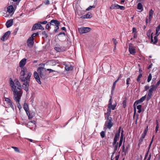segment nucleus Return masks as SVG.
Instances as JSON below:
<instances>
[{
  "instance_id": "f257e3e1",
  "label": "nucleus",
  "mask_w": 160,
  "mask_h": 160,
  "mask_svg": "<svg viewBox=\"0 0 160 160\" xmlns=\"http://www.w3.org/2000/svg\"><path fill=\"white\" fill-rule=\"evenodd\" d=\"M31 75V73L28 72L26 68L22 69L19 79L22 82H24L22 87L26 92H28L29 90V82Z\"/></svg>"
},
{
  "instance_id": "f03ea898",
  "label": "nucleus",
  "mask_w": 160,
  "mask_h": 160,
  "mask_svg": "<svg viewBox=\"0 0 160 160\" xmlns=\"http://www.w3.org/2000/svg\"><path fill=\"white\" fill-rule=\"evenodd\" d=\"M10 84L12 90L13 92V95H22V86L19 81L15 79L13 81L11 78L10 79Z\"/></svg>"
},
{
  "instance_id": "7ed1b4c3",
  "label": "nucleus",
  "mask_w": 160,
  "mask_h": 160,
  "mask_svg": "<svg viewBox=\"0 0 160 160\" xmlns=\"http://www.w3.org/2000/svg\"><path fill=\"white\" fill-rule=\"evenodd\" d=\"M106 121L105 122L104 126L110 129L113 125L112 122V119L111 117H105Z\"/></svg>"
},
{
  "instance_id": "20e7f679",
  "label": "nucleus",
  "mask_w": 160,
  "mask_h": 160,
  "mask_svg": "<svg viewBox=\"0 0 160 160\" xmlns=\"http://www.w3.org/2000/svg\"><path fill=\"white\" fill-rule=\"evenodd\" d=\"M157 89L156 87L154 86V85H152L151 86L150 89L148 90L147 98V101L149 100L152 97L153 92L154 91H155Z\"/></svg>"
},
{
  "instance_id": "39448f33",
  "label": "nucleus",
  "mask_w": 160,
  "mask_h": 160,
  "mask_svg": "<svg viewBox=\"0 0 160 160\" xmlns=\"http://www.w3.org/2000/svg\"><path fill=\"white\" fill-rule=\"evenodd\" d=\"M22 95H13V99L17 104V106L19 110L22 108V107L19 103L21 97Z\"/></svg>"
},
{
  "instance_id": "423d86ee",
  "label": "nucleus",
  "mask_w": 160,
  "mask_h": 160,
  "mask_svg": "<svg viewBox=\"0 0 160 160\" xmlns=\"http://www.w3.org/2000/svg\"><path fill=\"white\" fill-rule=\"evenodd\" d=\"M45 69V68L41 67H39L38 69V71L39 72L40 77L43 79H45L47 77Z\"/></svg>"
},
{
  "instance_id": "0eeeda50",
  "label": "nucleus",
  "mask_w": 160,
  "mask_h": 160,
  "mask_svg": "<svg viewBox=\"0 0 160 160\" xmlns=\"http://www.w3.org/2000/svg\"><path fill=\"white\" fill-rule=\"evenodd\" d=\"M78 32L81 34L86 33L90 31L91 28L89 27H81L78 29Z\"/></svg>"
},
{
  "instance_id": "6e6552de",
  "label": "nucleus",
  "mask_w": 160,
  "mask_h": 160,
  "mask_svg": "<svg viewBox=\"0 0 160 160\" xmlns=\"http://www.w3.org/2000/svg\"><path fill=\"white\" fill-rule=\"evenodd\" d=\"M111 100L112 96H111L110 98L109 101V103L108 105L107 112L106 113H105V114L107 115L106 117H110L109 116L110 115L111 112V109L110 108V106L111 105Z\"/></svg>"
},
{
  "instance_id": "1a4fd4ad",
  "label": "nucleus",
  "mask_w": 160,
  "mask_h": 160,
  "mask_svg": "<svg viewBox=\"0 0 160 160\" xmlns=\"http://www.w3.org/2000/svg\"><path fill=\"white\" fill-rule=\"evenodd\" d=\"M10 33L11 32L9 31L7 32L4 33L3 36L1 38V39L3 41H5V40H7L8 38Z\"/></svg>"
},
{
  "instance_id": "9d476101",
  "label": "nucleus",
  "mask_w": 160,
  "mask_h": 160,
  "mask_svg": "<svg viewBox=\"0 0 160 160\" xmlns=\"http://www.w3.org/2000/svg\"><path fill=\"white\" fill-rule=\"evenodd\" d=\"M128 49L130 53L132 55H134L136 52L135 49L132 46L131 43L129 44Z\"/></svg>"
},
{
  "instance_id": "9b49d317",
  "label": "nucleus",
  "mask_w": 160,
  "mask_h": 160,
  "mask_svg": "<svg viewBox=\"0 0 160 160\" xmlns=\"http://www.w3.org/2000/svg\"><path fill=\"white\" fill-rule=\"evenodd\" d=\"M27 45L29 47H32L34 44V38L30 37L27 40Z\"/></svg>"
},
{
  "instance_id": "f8f14e48",
  "label": "nucleus",
  "mask_w": 160,
  "mask_h": 160,
  "mask_svg": "<svg viewBox=\"0 0 160 160\" xmlns=\"http://www.w3.org/2000/svg\"><path fill=\"white\" fill-rule=\"evenodd\" d=\"M34 77L36 81L40 84H41V82L40 80L39 76L37 72L35 71L34 72Z\"/></svg>"
},
{
  "instance_id": "ddd939ff",
  "label": "nucleus",
  "mask_w": 160,
  "mask_h": 160,
  "mask_svg": "<svg viewBox=\"0 0 160 160\" xmlns=\"http://www.w3.org/2000/svg\"><path fill=\"white\" fill-rule=\"evenodd\" d=\"M27 59L25 58L22 59L19 62V66L21 68V69L22 68H26L24 67L26 63Z\"/></svg>"
},
{
  "instance_id": "4468645a",
  "label": "nucleus",
  "mask_w": 160,
  "mask_h": 160,
  "mask_svg": "<svg viewBox=\"0 0 160 160\" xmlns=\"http://www.w3.org/2000/svg\"><path fill=\"white\" fill-rule=\"evenodd\" d=\"M51 25L53 26H56L58 25H60V22L57 20L52 19L50 21Z\"/></svg>"
},
{
  "instance_id": "2eb2a0df",
  "label": "nucleus",
  "mask_w": 160,
  "mask_h": 160,
  "mask_svg": "<svg viewBox=\"0 0 160 160\" xmlns=\"http://www.w3.org/2000/svg\"><path fill=\"white\" fill-rule=\"evenodd\" d=\"M92 17V14L90 12H88L86 14L82 16L80 18L83 19L90 18Z\"/></svg>"
},
{
  "instance_id": "dca6fc26",
  "label": "nucleus",
  "mask_w": 160,
  "mask_h": 160,
  "mask_svg": "<svg viewBox=\"0 0 160 160\" xmlns=\"http://www.w3.org/2000/svg\"><path fill=\"white\" fill-rule=\"evenodd\" d=\"M146 96V95H145L144 96L142 97L136 101V105H138L143 102L145 100Z\"/></svg>"
},
{
  "instance_id": "f3484780",
  "label": "nucleus",
  "mask_w": 160,
  "mask_h": 160,
  "mask_svg": "<svg viewBox=\"0 0 160 160\" xmlns=\"http://www.w3.org/2000/svg\"><path fill=\"white\" fill-rule=\"evenodd\" d=\"M153 33L152 32L151 33V42L153 43V44H155L158 42V39L157 38V36H155L154 37V41L153 42V36L152 34Z\"/></svg>"
},
{
  "instance_id": "a211bd4d",
  "label": "nucleus",
  "mask_w": 160,
  "mask_h": 160,
  "mask_svg": "<svg viewBox=\"0 0 160 160\" xmlns=\"http://www.w3.org/2000/svg\"><path fill=\"white\" fill-rule=\"evenodd\" d=\"M13 19H11L8 20L6 23V25L7 28H9L11 27L13 24Z\"/></svg>"
},
{
  "instance_id": "6ab92c4d",
  "label": "nucleus",
  "mask_w": 160,
  "mask_h": 160,
  "mask_svg": "<svg viewBox=\"0 0 160 160\" xmlns=\"http://www.w3.org/2000/svg\"><path fill=\"white\" fill-rule=\"evenodd\" d=\"M120 138V136L118 135L115 134L114 137L113 139V141L112 143V145H114V144H116L118 142L117 141L119 140V138Z\"/></svg>"
},
{
  "instance_id": "aec40b11",
  "label": "nucleus",
  "mask_w": 160,
  "mask_h": 160,
  "mask_svg": "<svg viewBox=\"0 0 160 160\" xmlns=\"http://www.w3.org/2000/svg\"><path fill=\"white\" fill-rule=\"evenodd\" d=\"M14 8L12 5H11L7 8V11L9 13H11L13 11Z\"/></svg>"
},
{
  "instance_id": "412c9836",
  "label": "nucleus",
  "mask_w": 160,
  "mask_h": 160,
  "mask_svg": "<svg viewBox=\"0 0 160 160\" xmlns=\"http://www.w3.org/2000/svg\"><path fill=\"white\" fill-rule=\"evenodd\" d=\"M153 11L152 9H151L149 11V21H151L153 17Z\"/></svg>"
},
{
  "instance_id": "4be33fe9",
  "label": "nucleus",
  "mask_w": 160,
  "mask_h": 160,
  "mask_svg": "<svg viewBox=\"0 0 160 160\" xmlns=\"http://www.w3.org/2000/svg\"><path fill=\"white\" fill-rule=\"evenodd\" d=\"M118 142H117V143H116V144H115L114 145H112V146L114 147L113 152V154L115 153L118 150Z\"/></svg>"
},
{
  "instance_id": "5701e85b",
  "label": "nucleus",
  "mask_w": 160,
  "mask_h": 160,
  "mask_svg": "<svg viewBox=\"0 0 160 160\" xmlns=\"http://www.w3.org/2000/svg\"><path fill=\"white\" fill-rule=\"evenodd\" d=\"M119 78L120 77H119L113 83L112 91V92L114 90L116 86V83L118 81Z\"/></svg>"
},
{
  "instance_id": "b1692460",
  "label": "nucleus",
  "mask_w": 160,
  "mask_h": 160,
  "mask_svg": "<svg viewBox=\"0 0 160 160\" xmlns=\"http://www.w3.org/2000/svg\"><path fill=\"white\" fill-rule=\"evenodd\" d=\"M50 63L52 66L55 65L57 63H58V60H53L49 61Z\"/></svg>"
},
{
  "instance_id": "393cba45",
  "label": "nucleus",
  "mask_w": 160,
  "mask_h": 160,
  "mask_svg": "<svg viewBox=\"0 0 160 160\" xmlns=\"http://www.w3.org/2000/svg\"><path fill=\"white\" fill-rule=\"evenodd\" d=\"M118 7H119V5L118 4H112L110 7V8L112 9H118Z\"/></svg>"
},
{
  "instance_id": "a878e982",
  "label": "nucleus",
  "mask_w": 160,
  "mask_h": 160,
  "mask_svg": "<svg viewBox=\"0 0 160 160\" xmlns=\"http://www.w3.org/2000/svg\"><path fill=\"white\" fill-rule=\"evenodd\" d=\"M117 103L116 102L115 103V104L112 105V99L111 100V105L110 106V108L111 109H112V110H114L115 109V108L117 106Z\"/></svg>"
},
{
  "instance_id": "bb28decb",
  "label": "nucleus",
  "mask_w": 160,
  "mask_h": 160,
  "mask_svg": "<svg viewBox=\"0 0 160 160\" xmlns=\"http://www.w3.org/2000/svg\"><path fill=\"white\" fill-rule=\"evenodd\" d=\"M26 113L28 115V118L29 119L32 118H33V116L31 115L30 113L28 111V110H27L26 111H25Z\"/></svg>"
},
{
  "instance_id": "cd10ccee",
  "label": "nucleus",
  "mask_w": 160,
  "mask_h": 160,
  "mask_svg": "<svg viewBox=\"0 0 160 160\" xmlns=\"http://www.w3.org/2000/svg\"><path fill=\"white\" fill-rule=\"evenodd\" d=\"M137 8L139 10H142V11L143 10V7L141 3H138Z\"/></svg>"
},
{
  "instance_id": "c85d7f7f",
  "label": "nucleus",
  "mask_w": 160,
  "mask_h": 160,
  "mask_svg": "<svg viewBox=\"0 0 160 160\" xmlns=\"http://www.w3.org/2000/svg\"><path fill=\"white\" fill-rule=\"evenodd\" d=\"M52 25L50 22L48 23L46 26V29H47L49 30L51 29V28L50 27Z\"/></svg>"
},
{
  "instance_id": "c756f323",
  "label": "nucleus",
  "mask_w": 160,
  "mask_h": 160,
  "mask_svg": "<svg viewBox=\"0 0 160 160\" xmlns=\"http://www.w3.org/2000/svg\"><path fill=\"white\" fill-rule=\"evenodd\" d=\"M54 49L55 50L58 52H61L62 51L61 47L60 48L59 47H55Z\"/></svg>"
},
{
  "instance_id": "7c9ffc66",
  "label": "nucleus",
  "mask_w": 160,
  "mask_h": 160,
  "mask_svg": "<svg viewBox=\"0 0 160 160\" xmlns=\"http://www.w3.org/2000/svg\"><path fill=\"white\" fill-rule=\"evenodd\" d=\"M72 68L71 67V66L69 65H66L65 66V69L66 71H69L71 70L72 69Z\"/></svg>"
},
{
  "instance_id": "2f4dec72",
  "label": "nucleus",
  "mask_w": 160,
  "mask_h": 160,
  "mask_svg": "<svg viewBox=\"0 0 160 160\" xmlns=\"http://www.w3.org/2000/svg\"><path fill=\"white\" fill-rule=\"evenodd\" d=\"M37 25V23H35L34 24L32 28V31H34L37 29H38Z\"/></svg>"
},
{
  "instance_id": "473e14b6",
  "label": "nucleus",
  "mask_w": 160,
  "mask_h": 160,
  "mask_svg": "<svg viewBox=\"0 0 160 160\" xmlns=\"http://www.w3.org/2000/svg\"><path fill=\"white\" fill-rule=\"evenodd\" d=\"M143 139L142 138H140L139 140V143L138 144V147L139 148L140 147L141 145L142 144V142L143 141Z\"/></svg>"
},
{
  "instance_id": "72a5a7b5",
  "label": "nucleus",
  "mask_w": 160,
  "mask_h": 160,
  "mask_svg": "<svg viewBox=\"0 0 160 160\" xmlns=\"http://www.w3.org/2000/svg\"><path fill=\"white\" fill-rule=\"evenodd\" d=\"M37 23V26L38 29H40V30H44V28L41 25V24H40V23Z\"/></svg>"
},
{
  "instance_id": "f704fd0d",
  "label": "nucleus",
  "mask_w": 160,
  "mask_h": 160,
  "mask_svg": "<svg viewBox=\"0 0 160 160\" xmlns=\"http://www.w3.org/2000/svg\"><path fill=\"white\" fill-rule=\"evenodd\" d=\"M60 25H58L57 26H55V27L54 28V32L55 33H57V32H58V30L59 29V26Z\"/></svg>"
},
{
  "instance_id": "c9c22d12",
  "label": "nucleus",
  "mask_w": 160,
  "mask_h": 160,
  "mask_svg": "<svg viewBox=\"0 0 160 160\" xmlns=\"http://www.w3.org/2000/svg\"><path fill=\"white\" fill-rule=\"evenodd\" d=\"M23 108L25 111L28 110V105L26 103H25L23 105Z\"/></svg>"
},
{
  "instance_id": "e433bc0d",
  "label": "nucleus",
  "mask_w": 160,
  "mask_h": 160,
  "mask_svg": "<svg viewBox=\"0 0 160 160\" xmlns=\"http://www.w3.org/2000/svg\"><path fill=\"white\" fill-rule=\"evenodd\" d=\"M7 103L8 104L9 106L13 110H14V107L13 105L12 102H11V101Z\"/></svg>"
},
{
  "instance_id": "4c0bfd02",
  "label": "nucleus",
  "mask_w": 160,
  "mask_h": 160,
  "mask_svg": "<svg viewBox=\"0 0 160 160\" xmlns=\"http://www.w3.org/2000/svg\"><path fill=\"white\" fill-rule=\"evenodd\" d=\"M151 29L149 30L148 31L147 33V35L148 37V38H151Z\"/></svg>"
},
{
  "instance_id": "58836bf2",
  "label": "nucleus",
  "mask_w": 160,
  "mask_h": 160,
  "mask_svg": "<svg viewBox=\"0 0 160 160\" xmlns=\"http://www.w3.org/2000/svg\"><path fill=\"white\" fill-rule=\"evenodd\" d=\"M142 73H140V74L138 76L137 79V81L138 82H139L140 81L141 78L142 77Z\"/></svg>"
},
{
  "instance_id": "ea45409f",
  "label": "nucleus",
  "mask_w": 160,
  "mask_h": 160,
  "mask_svg": "<svg viewBox=\"0 0 160 160\" xmlns=\"http://www.w3.org/2000/svg\"><path fill=\"white\" fill-rule=\"evenodd\" d=\"M152 78V74L151 73H149V75L148 77L147 82H149L151 80Z\"/></svg>"
},
{
  "instance_id": "a19ab883",
  "label": "nucleus",
  "mask_w": 160,
  "mask_h": 160,
  "mask_svg": "<svg viewBox=\"0 0 160 160\" xmlns=\"http://www.w3.org/2000/svg\"><path fill=\"white\" fill-rule=\"evenodd\" d=\"M123 132H124V131H123V130H122V132H121V136H120V140L123 141V137H124Z\"/></svg>"
},
{
  "instance_id": "79ce46f5",
  "label": "nucleus",
  "mask_w": 160,
  "mask_h": 160,
  "mask_svg": "<svg viewBox=\"0 0 160 160\" xmlns=\"http://www.w3.org/2000/svg\"><path fill=\"white\" fill-rule=\"evenodd\" d=\"M126 103H127V100L126 98H125V99L123 100L122 104L123 105V107L124 108H125L126 107Z\"/></svg>"
},
{
  "instance_id": "37998d69",
  "label": "nucleus",
  "mask_w": 160,
  "mask_h": 160,
  "mask_svg": "<svg viewBox=\"0 0 160 160\" xmlns=\"http://www.w3.org/2000/svg\"><path fill=\"white\" fill-rule=\"evenodd\" d=\"M42 35L46 38H47L48 37V35L47 32L45 31H43L42 32Z\"/></svg>"
},
{
  "instance_id": "c03bdc74",
  "label": "nucleus",
  "mask_w": 160,
  "mask_h": 160,
  "mask_svg": "<svg viewBox=\"0 0 160 160\" xmlns=\"http://www.w3.org/2000/svg\"><path fill=\"white\" fill-rule=\"evenodd\" d=\"M124 143H125V139H124V142L122 147V152H124L125 153V147L124 146Z\"/></svg>"
},
{
  "instance_id": "a18cd8bd",
  "label": "nucleus",
  "mask_w": 160,
  "mask_h": 160,
  "mask_svg": "<svg viewBox=\"0 0 160 160\" xmlns=\"http://www.w3.org/2000/svg\"><path fill=\"white\" fill-rule=\"evenodd\" d=\"M100 136L101 137L103 138L105 136V132L104 131H102L100 132Z\"/></svg>"
},
{
  "instance_id": "49530a36",
  "label": "nucleus",
  "mask_w": 160,
  "mask_h": 160,
  "mask_svg": "<svg viewBox=\"0 0 160 160\" xmlns=\"http://www.w3.org/2000/svg\"><path fill=\"white\" fill-rule=\"evenodd\" d=\"M131 80L130 78H127L126 80V84L128 85V87L129 86V85L130 84L129 82L131 81Z\"/></svg>"
},
{
  "instance_id": "de8ad7c7",
  "label": "nucleus",
  "mask_w": 160,
  "mask_h": 160,
  "mask_svg": "<svg viewBox=\"0 0 160 160\" xmlns=\"http://www.w3.org/2000/svg\"><path fill=\"white\" fill-rule=\"evenodd\" d=\"M39 35V33L38 32L36 33H33L31 37H30L32 38H34L37 36H38Z\"/></svg>"
},
{
  "instance_id": "09e8293b",
  "label": "nucleus",
  "mask_w": 160,
  "mask_h": 160,
  "mask_svg": "<svg viewBox=\"0 0 160 160\" xmlns=\"http://www.w3.org/2000/svg\"><path fill=\"white\" fill-rule=\"evenodd\" d=\"M112 40L113 42V43L115 45L114 48H115L118 42L117 41V40L114 38H112Z\"/></svg>"
},
{
  "instance_id": "8fccbe9b",
  "label": "nucleus",
  "mask_w": 160,
  "mask_h": 160,
  "mask_svg": "<svg viewBox=\"0 0 160 160\" xmlns=\"http://www.w3.org/2000/svg\"><path fill=\"white\" fill-rule=\"evenodd\" d=\"M121 127H120L118 129V132L117 133H115V134L120 136V132L121 131Z\"/></svg>"
},
{
  "instance_id": "3c124183",
  "label": "nucleus",
  "mask_w": 160,
  "mask_h": 160,
  "mask_svg": "<svg viewBox=\"0 0 160 160\" xmlns=\"http://www.w3.org/2000/svg\"><path fill=\"white\" fill-rule=\"evenodd\" d=\"M156 123H157V125H156V128H155V130H156V133L157 132L158 130V129L159 128L158 124V122L157 120L156 121Z\"/></svg>"
},
{
  "instance_id": "603ef678",
  "label": "nucleus",
  "mask_w": 160,
  "mask_h": 160,
  "mask_svg": "<svg viewBox=\"0 0 160 160\" xmlns=\"http://www.w3.org/2000/svg\"><path fill=\"white\" fill-rule=\"evenodd\" d=\"M95 6L93 5L92 6H90L89 7L87 8L86 10L89 11L92 8H95Z\"/></svg>"
},
{
  "instance_id": "864d4df0",
  "label": "nucleus",
  "mask_w": 160,
  "mask_h": 160,
  "mask_svg": "<svg viewBox=\"0 0 160 160\" xmlns=\"http://www.w3.org/2000/svg\"><path fill=\"white\" fill-rule=\"evenodd\" d=\"M12 148L14 149L15 151L18 152H19V150L18 148L14 147H12Z\"/></svg>"
},
{
  "instance_id": "5fc2aeb1",
  "label": "nucleus",
  "mask_w": 160,
  "mask_h": 160,
  "mask_svg": "<svg viewBox=\"0 0 160 160\" xmlns=\"http://www.w3.org/2000/svg\"><path fill=\"white\" fill-rule=\"evenodd\" d=\"M5 101L7 102V103H9L11 101V100L9 98H5Z\"/></svg>"
},
{
  "instance_id": "6e6d98bb",
  "label": "nucleus",
  "mask_w": 160,
  "mask_h": 160,
  "mask_svg": "<svg viewBox=\"0 0 160 160\" xmlns=\"http://www.w3.org/2000/svg\"><path fill=\"white\" fill-rule=\"evenodd\" d=\"M118 9H119L120 10H124L125 9V7L123 6H121L119 5L118 7Z\"/></svg>"
},
{
  "instance_id": "4d7b16f0",
  "label": "nucleus",
  "mask_w": 160,
  "mask_h": 160,
  "mask_svg": "<svg viewBox=\"0 0 160 160\" xmlns=\"http://www.w3.org/2000/svg\"><path fill=\"white\" fill-rule=\"evenodd\" d=\"M44 3L45 4L48 5L50 4L49 1V0H46L44 1Z\"/></svg>"
},
{
  "instance_id": "13d9d810",
  "label": "nucleus",
  "mask_w": 160,
  "mask_h": 160,
  "mask_svg": "<svg viewBox=\"0 0 160 160\" xmlns=\"http://www.w3.org/2000/svg\"><path fill=\"white\" fill-rule=\"evenodd\" d=\"M148 130V126H147L146 128L145 129L143 133L147 134Z\"/></svg>"
},
{
  "instance_id": "bf43d9fd",
  "label": "nucleus",
  "mask_w": 160,
  "mask_h": 160,
  "mask_svg": "<svg viewBox=\"0 0 160 160\" xmlns=\"http://www.w3.org/2000/svg\"><path fill=\"white\" fill-rule=\"evenodd\" d=\"M160 30V24L156 28V31H157V32H158Z\"/></svg>"
},
{
  "instance_id": "052dcab7",
  "label": "nucleus",
  "mask_w": 160,
  "mask_h": 160,
  "mask_svg": "<svg viewBox=\"0 0 160 160\" xmlns=\"http://www.w3.org/2000/svg\"><path fill=\"white\" fill-rule=\"evenodd\" d=\"M18 30V28H16L15 29V30L14 31V32H13V33H14V35H15L17 34Z\"/></svg>"
},
{
  "instance_id": "680f3d73",
  "label": "nucleus",
  "mask_w": 160,
  "mask_h": 160,
  "mask_svg": "<svg viewBox=\"0 0 160 160\" xmlns=\"http://www.w3.org/2000/svg\"><path fill=\"white\" fill-rule=\"evenodd\" d=\"M38 22L40 23V24H45L47 23L48 22L47 21H44L42 22Z\"/></svg>"
},
{
  "instance_id": "e2e57ef3",
  "label": "nucleus",
  "mask_w": 160,
  "mask_h": 160,
  "mask_svg": "<svg viewBox=\"0 0 160 160\" xmlns=\"http://www.w3.org/2000/svg\"><path fill=\"white\" fill-rule=\"evenodd\" d=\"M47 71H49V73L52 72H55V71L51 69H47Z\"/></svg>"
},
{
  "instance_id": "0e129e2a",
  "label": "nucleus",
  "mask_w": 160,
  "mask_h": 160,
  "mask_svg": "<svg viewBox=\"0 0 160 160\" xmlns=\"http://www.w3.org/2000/svg\"><path fill=\"white\" fill-rule=\"evenodd\" d=\"M136 31H137V30H136V28L135 27H133L132 28V32L134 33L135 32H137Z\"/></svg>"
},
{
  "instance_id": "69168bd1",
  "label": "nucleus",
  "mask_w": 160,
  "mask_h": 160,
  "mask_svg": "<svg viewBox=\"0 0 160 160\" xmlns=\"http://www.w3.org/2000/svg\"><path fill=\"white\" fill-rule=\"evenodd\" d=\"M142 105H138L137 106V109L138 110L141 109L142 108Z\"/></svg>"
},
{
  "instance_id": "338daca9",
  "label": "nucleus",
  "mask_w": 160,
  "mask_h": 160,
  "mask_svg": "<svg viewBox=\"0 0 160 160\" xmlns=\"http://www.w3.org/2000/svg\"><path fill=\"white\" fill-rule=\"evenodd\" d=\"M14 2H16L17 4H18L21 0H12Z\"/></svg>"
},
{
  "instance_id": "774afa93",
  "label": "nucleus",
  "mask_w": 160,
  "mask_h": 160,
  "mask_svg": "<svg viewBox=\"0 0 160 160\" xmlns=\"http://www.w3.org/2000/svg\"><path fill=\"white\" fill-rule=\"evenodd\" d=\"M146 135V134L144 133H143L142 134L141 137V138H142L144 139L145 138Z\"/></svg>"
}]
</instances>
